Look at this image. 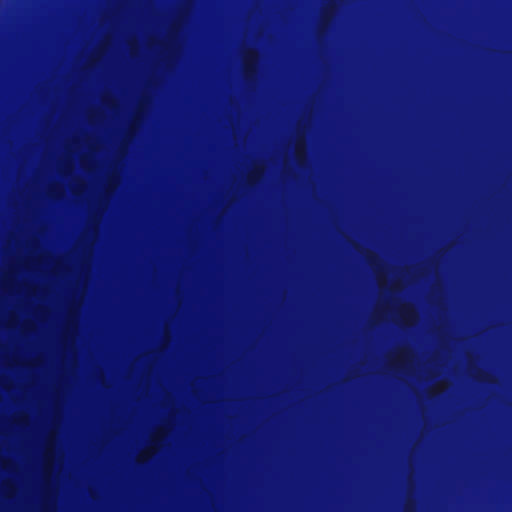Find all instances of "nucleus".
Masks as SVG:
<instances>
[{
    "label": "nucleus",
    "mask_w": 512,
    "mask_h": 512,
    "mask_svg": "<svg viewBox=\"0 0 512 512\" xmlns=\"http://www.w3.org/2000/svg\"><path fill=\"white\" fill-rule=\"evenodd\" d=\"M254 69V66L252 63L247 62L244 66L245 74H248L249 72H252Z\"/></svg>",
    "instance_id": "obj_1"
}]
</instances>
